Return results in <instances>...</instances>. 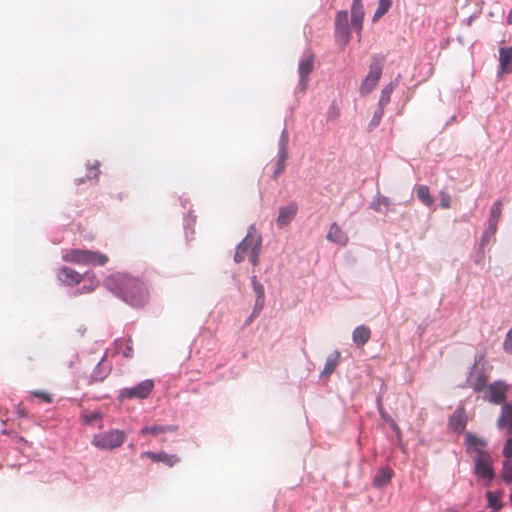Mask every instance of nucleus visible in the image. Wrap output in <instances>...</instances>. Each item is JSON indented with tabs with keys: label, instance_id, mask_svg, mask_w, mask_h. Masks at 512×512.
I'll list each match as a JSON object with an SVG mask.
<instances>
[{
	"label": "nucleus",
	"instance_id": "2",
	"mask_svg": "<svg viewBox=\"0 0 512 512\" xmlns=\"http://www.w3.org/2000/svg\"><path fill=\"white\" fill-rule=\"evenodd\" d=\"M261 246V237L256 233L252 226L248 230L246 237L238 244L234 260L236 263L243 262L246 258L256 266L259 258V250Z\"/></svg>",
	"mask_w": 512,
	"mask_h": 512
},
{
	"label": "nucleus",
	"instance_id": "39",
	"mask_svg": "<svg viewBox=\"0 0 512 512\" xmlns=\"http://www.w3.org/2000/svg\"><path fill=\"white\" fill-rule=\"evenodd\" d=\"M98 419H100V414L98 412H92L91 414L86 415V417H85V421L88 424H91Z\"/></svg>",
	"mask_w": 512,
	"mask_h": 512
},
{
	"label": "nucleus",
	"instance_id": "49",
	"mask_svg": "<svg viewBox=\"0 0 512 512\" xmlns=\"http://www.w3.org/2000/svg\"><path fill=\"white\" fill-rule=\"evenodd\" d=\"M93 169L96 171V172L94 173V176L96 177V176H97V173H98V169H97L96 167H93Z\"/></svg>",
	"mask_w": 512,
	"mask_h": 512
},
{
	"label": "nucleus",
	"instance_id": "4",
	"mask_svg": "<svg viewBox=\"0 0 512 512\" xmlns=\"http://www.w3.org/2000/svg\"><path fill=\"white\" fill-rule=\"evenodd\" d=\"M126 435L123 431L112 429L93 436L92 444L103 450H113L123 445Z\"/></svg>",
	"mask_w": 512,
	"mask_h": 512
},
{
	"label": "nucleus",
	"instance_id": "34",
	"mask_svg": "<svg viewBox=\"0 0 512 512\" xmlns=\"http://www.w3.org/2000/svg\"><path fill=\"white\" fill-rule=\"evenodd\" d=\"M439 195H440V206L443 209L450 208L451 196L445 191H440Z\"/></svg>",
	"mask_w": 512,
	"mask_h": 512
},
{
	"label": "nucleus",
	"instance_id": "50",
	"mask_svg": "<svg viewBox=\"0 0 512 512\" xmlns=\"http://www.w3.org/2000/svg\"><path fill=\"white\" fill-rule=\"evenodd\" d=\"M510 501H511V503H512V494L510 495Z\"/></svg>",
	"mask_w": 512,
	"mask_h": 512
},
{
	"label": "nucleus",
	"instance_id": "13",
	"mask_svg": "<svg viewBox=\"0 0 512 512\" xmlns=\"http://www.w3.org/2000/svg\"><path fill=\"white\" fill-rule=\"evenodd\" d=\"M327 240L340 246H346L349 238L346 232L336 223H332L327 233Z\"/></svg>",
	"mask_w": 512,
	"mask_h": 512
},
{
	"label": "nucleus",
	"instance_id": "41",
	"mask_svg": "<svg viewBox=\"0 0 512 512\" xmlns=\"http://www.w3.org/2000/svg\"><path fill=\"white\" fill-rule=\"evenodd\" d=\"M381 205H384V206H388L389 205V200L385 197L381 198L378 200V206H381Z\"/></svg>",
	"mask_w": 512,
	"mask_h": 512
},
{
	"label": "nucleus",
	"instance_id": "24",
	"mask_svg": "<svg viewBox=\"0 0 512 512\" xmlns=\"http://www.w3.org/2000/svg\"><path fill=\"white\" fill-rule=\"evenodd\" d=\"M339 360H340V353L338 351H334L332 354H330L328 356L325 366H324V369L321 374L326 377L330 376L334 372L336 367L338 366Z\"/></svg>",
	"mask_w": 512,
	"mask_h": 512
},
{
	"label": "nucleus",
	"instance_id": "48",
	"mask_svg": "<svg viewBox=\"0 0 512 512\" xmlns=\"http://www.w3.org/2000/svg\"><path fill=\"white\" fill-rule=\"evenodd\" d=\"M332 109H333L332 113H334L335 116H337L338 115V109L336 107H332Z\"/></svg>",
	"mask_w": 512,
	"mask_h": 512
},
{
	"label": "nucleus",
	"instance_id": "33",
	"mask_svg": "<svg viewBox=\"0 0 512 512\" xmlns=\"http://www.w3.org/2000/svg\"><path fill=\"white\" fill-rule=\"evenodd\" d=\"M392 91H393V87L391 85L386 86L382 90L381 97L379 99V106L384 107L385 105H387L389 103Z\"/></svg>",
	"mask_w": 512,
	"mask_h": 512
},
{
	"label": "nucleus",
	"instance_id": "7",
	"mask_svg": "<svg viewBox=\"0 0 512 512\" xmlns=\"http://www.w3.org/2000/svg\"><path fill=\"white\" fill-rule=\"evenodd\" d=\"M154 387V383L152 380H145L141 383L137 384L133 388H125L120 391L121 399H132L139 398L144 399L148 397Z\"/></svg>",
	"mask_w": 512,
	"mask_h": 512
},
{
	"label": "nucleus",
	"instance_id": "30",
	"mask_svg": "<svg viewBox=\"0 0 512 512\" xmlns=\"http://www.w3.org/2000/svg\"><path fill=\"white\" fill-rule=\"evenodd\" d=\"M467 443L468 445L474 447L476 452L478 450H482V448L486 446V440L478 438L472 434H467Z\"/></svg>",
	"mask_w": 512,
	"mask_h": 512
},
{
	"label": "nucleus",
	"instance_id": "40",
	"mask_svg": "<svg viewBox=\"0 0 512 512\" xmlns=\"http://www.w3.org/2000/svg\"><path fill=\"white\" fill-rule=\"evenodd\" d=\"M133 355V348L131 345L127 344L125 350L123 351V356L126 358H130Z\"/></svg>",
	"mask_w": 512,
	"mask_h": 512
},
{
	"label": "nucleus",
	"instance_id": "47",
	"mask_svg": "<svg viewBox=\"0 0 512 512\" xmlns=\"http://www.w3.org/2000/svg\"><path fill=\"white\" fill-rule=\"evenodd\" d=\"M332 109H333L332 113H334L335 116H337L338 115V109L336 107H332Z\"/></svg>",
	"mask_w": 512,
	"mask_h": 512
},
{
	"label": "nucleus",
	"instance_id": "17",
	"mask_svg": "<svg viewBox=\"0 0 512 512\" xmlns=\"http://www.w3.org/2000/svg\"><path fill=\"white\" fill-rule=\"evenodd\" d=\"M392 476L393 470L388 466L383 467L374 476L372 484L376 488H383L390 483Z\"/></svg>",
	"mask_w": 512,
	"mask_h": 512
},
{
	"label": "nucleus",
	"instance_id": "26",
	"mask_svg": "<svg viewBox=\"0 0 512 512\" xmlns=\"http://www.w3.org/2000/svg\"><path fill=\"white\" fill-rule=\"evenodd\" d=\"M416 194L418 199L426 206L430 207L434 203V198L430 194L429 188L426 185H419L416 188Z\"/></svg>",
	"mask_w": 512,
	"mask_h": 512
},
{
	"label": "nucleus",
	"instance_id": "27",
	"mask_svg": "<svg viewBox=\"0 0 512 512\" xmlns=\"http://www.w3.org/2000/svg\"><path fill=\"white\" fill-rule=\"evenodd\" d=\"M392 6V0H379L377 9L373 15L372 21L377 22L382 16H384Z\"/></svg>",
	"mask_w": 512,
	"mask_h": 512
},
{
	"label": "nucleus",
	"instance_id": "42",
	"mask_svg": "<svg viewBox=\"0 0 512 512\" xmlns=\"http://www.w3.org/2000/svg\"><path fill=\"white\" fill-rule=\"evenodd\" d=\"M390 424H391L392 429H393L395 432H397V433H398V432H400V429H399L398 425H397L394 421H392V420H391V423H390Z\"/></svg>",
	"mask_w": 512,
	"mask_h": 512
},
{
	"label": "nucleus",
	"instance_id": "44",
	"mask_svg": "<svg viewBox=\"0 0 512 512\" xmlns=\"http://www.w3.org/2000/svg\"><path fill=\"white\" fill-rule=\"evenodd\" d=\"M492 237H493V236H486V241H485V242H483V241L481 240V245H485V244H487V243L490 241V239H491Z\"/></svg>",
	"mask_w": 512,
	"mask_h": 512
},
{
	"label": "nucleus",
	"instance_id": "23",
	"mask_svg": "<svg viewBox=\"0 0 512 512\" xmlns=\"http://www.w3.org/2000/svg\"><path fill=\"white\" fill-rule=\"evenodd\" d=\"M177 430V426L173 425H154V426H145L140 430V434L146 435V434H152L154 436L168 433V432H174Z\"/></svg>",
	"mask_w": 512,
	"mask_h": 512
},
{
	"label": "nucleus",
	"instance_id": "18",
	"mask_svg": "<svg viewBox=\"0 0 512 512\" xmlns=\"http://www.w3.org/2000/svg\"><path fill=\"white\" fill-rule=\"evenodd\" d=\"M500 71L512 72V47H501L499 50Z\"/></svg>",
	"mask_w": 512,
	"mask_h": 512
},
{
	"label": "nucleus",
	"instance_id": "12",
	"mask_svg": "<svg viewBox=\"0 0 512 512\" xmlns=\"http://www.w3.org/2000/svg\"><path fill=\"white\" fill-rule=\"evenodd\" d=\"M298 207L295 203H291L285 207L280 208L279 215L276 219L278 228H284L290 224L297 213Z\"/></svg>",
	"mask_w": 512,
	"mask_h": 512
},
{
	"label": "nucleus",
	"instance_id": "35",
	"mask_svg": "<svg viewBox=\"0 0 512 512\" xmlns=\"http://www.w3.org/2000/svg\"><path fill=\"white\" fill-rule=\"evenodd\" d=\"M383 113H384V107L379 106L373 115L370 125L373 127L377 126L380 123Z\"/></svg>",
	"mask_w": 512,
	"mask_h": 512
},
{
	"label": "nucleus",
	"instance_id": "16",
	"mask_svg": "<svg viewBox=\"0 0 512 512\" xmlns=\"http://www.w3.org/2000/svg\"><path fill=\"white\" fill-rule=\"evenodd\" d=\"M336 32L343 36L346 41L349 40V29H348V13L347 11H339L335 18Z\"/></svg>",
	"mask_w": 512,
	"mask_h": 512
},
{
	"label": "nucleus",
	"instance_id": "25",
	"mask_svg": "<svg viewBox=\"0 0 512 512\" xmlns=\"http://www.w3.org/2000/svg\"><path fill=\"white\" fill-rule=\"evenodd\" d=\"M498 427L502 428L506 424L512 429V403H505L502 407L501 415L497 421Z\"/></svg>",
	"mask_w": 512,
	"mask_h": 512
},
{
	"label": "nucleus",
	"instance_id": "28",
	"mask_svg": "<svg viewBox=\"0 0 512 512\" xmlns=\"http://www.w3.org/2000/svg\"><path fill=\"white\" fill-rule=\"evenodd\" d=\"M501 476L505 482H507V483L512 482V459L504 460Z\"/></svg>",
	"mask_w": 512,
	"mask_h": 512
},
{
	"label": "nucleus",
	"instance_id": "38",
	"mask_svg": "<svg viewBox=\"0 0 512 512\" xmlns=\"http://www.w3.org/2000/svg\"><path fill=\"white\" fill-rule=\"evenodd\" d=\"M503 455L505 459H512V438H509L503 448Z\"/></svg>",
	"mask_w": 512,
	"mask_h": 512
},
{
	"label": "nucleus",
	"instance_id": "22",
	"mask_svg": "<svg viewBox=\"0 0 512 512\" xmlns=\"http://www.w3.org/2000/svg\"><path fill=\"white\" fill-rule=\"evenodd\" d=\"M487 381L488 378L483 372L477 373L475 378L472 372L467 380L469 386L472 387L476 392L484 390L487 386Z\"/></svg>",
	"mask_w": 512,
	"mask_h": 512
},
{
	"label": "nucleus",
	"instance_id": "5",
	"mask_svg": "<svg viewBox=\"0 0 512 512\" xmlns=\"http://www.w3.org/2000/svg\"><path fill=\"white\" fill-rule=\"evenodd\" d=\"M474 464L475 474L478 477L491 482L495 476L492 456L484 450H478L474 457Z\"/></svg>",
	"mask_w": 512,
	"mask_h": 512
},
{
	"label": "nucleus",
	"instance_id": "10",
	"mask_svg": "<svg viewBox=\"0 0 512 512\" xmlns=\"http://www.w3.org/2000/svg\"><path fill=\"white\" fill-rule=\"evenodd\" d=\"M141 457H148L154 462H162L168 467H173L180 462V458L176 454H168L166 452H152L146 451L141 454Z\"/></svg>",
	"mask_w": 512,
	"mask_h": 512
},
{
	"label": "nucleus",
	"instance_id": "46",
	"mask_svg": "<svg viewBox=\"0 0 512 512\" xmlns=\"http://www.w3.org/2000/svg\"><path fill=\"white\" fill-rule=\"evenodd\" d=\"M446 512H459V511L456 510L455 508L450 507V508L446 509Z\"/></svg>",
	"mask_w": 512,
	"mask_h": 512
},
{
	"label": "nucleus",
	"instance_id": "32",
	"mask_svg": "<svg viewBox=\"0 0 512 512\" xmlns=\"http://www.w3.org/2000/svg\"><path fill=\"white\" fill-rule=\"evenodd\" d=\"M498 221L488 219V225L482 235V241H486V236H494L497 231Z\"/></svg>",
	"mask_w": 512,
	"mask_h": 512
},
{
	"label": "nucleus",
	"instance_id": "11",
	"mask_svg": "<svg viewBox=\"0 0 512 512\" xmlns=\"http://www.w3.org/2000/svg\"><path fill=\"white\" fill-rule=\"evenodd\" d=\"M364 15L362 0H353L351 6V26L355 28L358 33L362 30Z\"/></svg>",
	"mask_w": 512,
	"mask_h": 512
},
{
	"label": "nucleus",
	"instance_id": "36",
	"mask_svg": "<svg viewBox=\"0 0 512 512\" xmlns=\"http://www.w3.org/2000/svg\"><path fill=\"white\" fill-rule=\"evenodd\" d=\"M503 348L507 353L512 354V328L507 332L503 343Z\"/></svg>",
	"mask_w": 512,
	"mask_h": 512
},
{
	"label": "nucleus",
	"instance_id": "3",
	"mask_svg": "<svg viewBox=\"0 0 512 512\" xmlns=\"http://www.w3.org/2000/svg\"><path fill=\"white\" fill-rule=\"evenodd\" d=\"M63 260L74 264L103 266L108 262V257L100 252L71 249L63 255Z\"/></svg>",
	"mask_w": 512,
	"mask_h": 512
},
{
	"label": "nucleus",
	"instance_id": "37",
	"mask_svg": "<svg viewBox=\"0 0 512 512\" xmlns=\"http://www.w3.org/2000/svg\"><path fill=\"white\" fill-rule=\"evenodd\" d=\"M33 395L35 397H37V398H40L41 400H43L46 403H51L52 402V396L48 392H45V391H34Z\"/></svg>",
	"mask_w": 512,
	"mask_h": 512
},
{
	"label": "nucleus",
	"instance_id": "8",
	"mask_svg": "<svg viewBox=\"0 0 512 512\" xmlns=\"http://www.w3.org/2000/svg\"><path fill=\"white\" fill-rule=\"evenodd\" d=\"M314 69V54L309 52L299 63V89L305 92L308 87L309 75Z\"/></svg>",
	"mask_w": 512,
	"mask_h": 512
},
{
	"label": "nucleus",
	"instance_id": "6",
	"mask_svg": "<svg viewBox=\"0 0 512 512\" xmlns=\"http://www.w3.org/2000/svg\"><path fill=\"white\" fill-rule=\"evenodd\" d=\"M382 60L377 59L370 65L369 73L361 84L360 93L362 95L369 94L379 82L382 75Z\"/></svg>",
	"mask_w": 512,
	"mask_h": 512
},
{
	"label": "nucleus",
	"instance_id": "20",
	"mask_svg": "<svg viewBox=\"0 0 512 512\" xmlns=\"http://www.w3.org/2000/svg\"><path fill=\"white\" fill-rule=\"evenodd\" d=\"M82 278V275L72 268L63 267L60 270V279L68 285L78 284Z\"/></svg>",
	"mask_w": 512,
	"mask_h": 512
},
{
	"label": "nucleus",
	"instance_id": "15",
	"mask_svg": "<svg viewBox=\"0 0 512 512\" xmlns=\"http://www.w3.org/2000/svg\"><path fill=\"white\" fill-rule=\"evenodd\" d=\"M489 401L494 404H500L506 398L507 387L500 383L496 382L489 386Z\"/></svg>",
	"mask_w": 512,
	"mask_h": 512
},
{
	"label": "nucleus",
	"instance_id": "45",
	"mask_svg": "<svg viewBox=\"0 0 512 512\" xmlns=\"http://www.w3.org/2000/svg\"><path fill=\"white\" fill-rule=\"evenodd\" d=\"M116 198L119 200V201H122L124 199V196L122 193H118L116 194Z\"/></svg>",
	"mask_w": 512,
	"mask_h": 512
},
{
	"label": "nucleus",
	"instance_id": "21",
	"mask_svg": "<svg viewBox=\"0 0 512 512\" xmlns=\"http://www.w3.org/2000/svg\"><path fill=\"white\" fill-rule=\"evenodd\" d=\"M371 337V330L364 326H358L354 329L352 338L357 346H364Z\"/></svg>",
	"mask_w": 512,
	"mask_h": 512
},
{
	"label": "nucleus",
	"instance_id": "1",
	"mask_svg": "<svg viewBox=\"0 0 512 512\" xmlns=\"http://www.w3.org/2000/svg\"><path fill=\"white\" fill-rule=\"evenodd\" d=\"M111 291L134 307L144 306L149 299V293L145 284L128 274H117L110 281Z\"/></svg>",
	"mask_w": 512,
	"mask_h": 512
},
{
	"label": "nucleus",
	"instance_id": "31",
	"mask_svg": "<svg viewBox=\"0 0 512 512\" xmlns=\"http://www.w3.org/2000/svg\"><path fill=\"white\" fill-rule=\"evenodd\" d=\"M502 202L501 201H496L495 203H493L491 209H490V216H489V219L490 220H495V221H500V218H501V215H502Z\"/></svg>",
	"mask_w": 512,
	"mask_h": 512
},
{
	"label": "nucleus",
	"instance_id": "14",
	"mask_svg": "<svg viewBox=\"0 0 512 512\" xmlns=\"http://www.w3.org/2000/svg\"><path fill=\"white\" fill-rule=\"evenodd\" d=\"M287 136L286 133L283 132V135L280 140V150H279V158L276 164V170L274 171L273 177L277 178L280 174L285 170V163L288 158L287 151Z\"/></svg>",
	"mask_w": 512,
	"mask_h": 512
},
{
	"label": "nucleus",
	"instance_id": "19",
	"mask_svg": "<svg viewBox=\"0 0 512 512\" xmlns=\"http://www.w3.org/2000/svg\"><path fill=\"white\" fill-rule=\"evenodd\" d=\"M449 426L454 430L461 432L466 426V416L463 408L457 409L449 419Z\"/></svg>",
	"mask_w": 512,
	"mask_h": 512
},
{
	"label": "nucleus",
	"instance_id": "9",
	"mask_svg": "<svg viewBox=\"0 0 512 512\" xmlns=\"http://www.w3.org/2000/svg\"><path fill=\"white\" fill-rule=\"evenodd\" d=\"M251 282H252L253 290L256 294V301H255V306H254L253 312L247 320V322H249V323H251L253 321V319L256 318L260 314V312L262 311V309L264 308V305H265V292H264L263 285L260 282H258L256 276H253L251 278Z\"/></svg>",
	"mask_w": 512,
	"mask_h": 512
},
{
	"label": "nucleus",
	"instance_id": "43",
	"mask_svg": "<svg viewBox=\"0 0 512 512\" xmlns=\"http://www.w3.org/2000/svg\"><path fill=\"white\" fill-rule=\"evenodd\" d=\"M507 22L512 25V9H511V12L509 13L508 17H507Z\"/></svg>",
	"mask_w": 512,
	"mask_h": 512
},
{
	"label": "nucleus",
	"instance_id": "29",
	"mask_svg": "<svg viewBox=\"0 0 512 512\" xmlns=\"http://www.w3.org/2000/svg\"><path fill=\"white\" fill-rule=\"evenodd\" d=\"M486 497L488 500L489 507H491L495 510H500L502 508L501 499L496 493H494L492 491H488L486 493Z\"/></svg>",
	"mask_w": 512,
	"mask_h": 512
}]
</instances>
